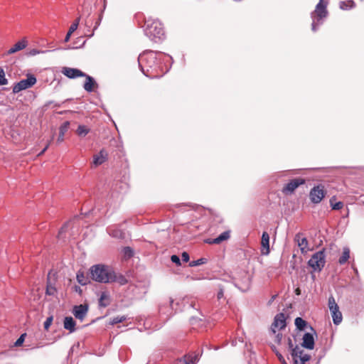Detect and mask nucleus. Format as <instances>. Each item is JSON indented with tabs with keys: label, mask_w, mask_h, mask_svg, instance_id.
<instances>
[{
	"label": "nucleus",
	"mask_w": 364,
	"mask_h": 364,
	"mask_svg": "<svg viewBox=\"0 0 364 364\" xmlns=\"http://www.w3.org/2000/svg\"><path fill=\"white\" fill-rule=\"evenodd\" d=\"M90 274L92 279L98 282L109 283L115 280L114 273L102 264L92 266Z\"/></svg>",
	"instance_id": "nucleus-1"
},
{
	"label": "nucleus",
	"mask_w": 364,
	"mask_h": 364,
	"mask_svg": "<svg viewBox=\"0 0 364 364\" xmlns=\"http://www.w3.org/2000/svg\"><path fill=\"white\" fill-rule=\"evenodd\" d=\"M325 257L324 250H322L314 254L309 260L308 264L314 271L320 272L325 265Z\"/></svg>",
	"instance_id": "nucleus-2"
},
{
	"label": "nucleus",
	"mask_w": 364,
	"mask_h": 364,
	"mask_svg": "<svg viewBox=\"0 0 364 364\" xmlns=\"http://www.w3.org/2000/svg\"><path fill=\"white\" fill-rule=\"evenodd\" d=\"M326 195L324 186L319 184L311 189L309 198L313 203H319Z\"/></svg>",
	"instance_id": "nucleus-3"
},
{
	"label": "nucleus",
	"mask_w": 364,
	"mask_h": 364,
	"mask_svg": "<svg viewBox=\"0 0 364 364\" xmlns=\"http://www.w3.org/2000/svg\"><path fill=\"white\" fill-rule=\"evenodd\" d=\"M328 308L331 313L334 324H339L342 321L343 316L341 312L339 311V307L336 304L334 297L332 296L328 299Z\"/></svg>",
	"instance_id": "nucleus-4"
},
{
	"label": "nucleus",
	"mask_w": 364,
	"mask_h": 364,
	"mask_svg": "<svg viewBox=\"0 0 364 364\" xmlns=\"http://www.w3.org/2000/svg\"><path fill=\"white\" fill-rule=\"evenodd\" d=\"M36 78L34 77V75H28L26 79H23L14 85L13 87V92L18 93L21 90L31 87L36 84Z\"/></svg>",
	"instance_id": "nucleus-5"
},
{
	"label": "nucleus",
	"mask_w": 364,
	"mask_h": 364,
	"mask_svg": "<svg viewBox=\"0 0 364 364\" xmlns=\"http://www.w3.org/2000/svg\"><path fill=\"white\" fill-rule=\"evenodd\" d=\"M291 354L294 364H305L310 359V355L305 353L304 350L298 346H295Z\"/></svg>",
	"instance_id": "nucleus-6"
},
{
	"label": "nucleus",
	"mask_w": 364,
	"mask_h": 364,
	"mask_svg": "<svg viewBox=\"0 0 364 364\" xmlns=\"http://www.w3.org/2000/svg\"><path fill=\"white\" fill-rule=\"evenodd\" d=\"M305 183V180L301 178H296L291 180L282 188V193L288 195L291 194L300 185Z\"/></svg>",
	"instance_id": "nucleus-7"
},
{
	"label": "nucleus",
	"mask_w": 364,
	"mask_h": 364,
	"mask_svg": "<svg viewBox=\"0 0 364 364\" xmlns=\"http://www.w3.org/2000/svg\"><path fill=\"white\" fill-rule=\"evenodd\" d=\"M146 31L149 35L155 38H161L164 36V30L159 22L154 21L150 25L148 24Z\"/></svg>",
	"instance_id": "nucleus-8"
},
{
	"label": "nucleus",
	"mask_w": 364,
	"mask_h": 364,
	"mask_svg": "<svg viewBox=\"0 0 364 364\" xmlns=\"http://www.w3.org/2000/svg\"><path fill=\"white\" fill-rule=\"evenodd\" d=\"M328 3H325L324 0H319V2L316 6V9L313 13L315 17L318 19L326 17L328 11L326 9Z\"/></svg>",
	"instance_id": "nucleus-9"
},
{
	"label": "nucleus",
	"mask_w": 364,
	"mask_h": 364,
	"mask_svg": "<svg viewBox=\"0 0 364 364\" xmlns=\"http://www.w3.org/2000/svg\"><path fill=\"white\" fill-rule=\"evenodd\" d=\"M61 73L68 78L73 79L79 77L86 76V74L77 68L63 67Z\"/></svg>",
	"instance_id": "nucleus-10"
},
{
	"label": "nucleus",
	"mask_w": 364,
	"mask_h": 364,
	"mask_svg": "<svg viewBox=\"0 0 364 364\" xmlns=\"http://www.w3.org/2000/svg\"><path fill=\"white\" fill-rule=\"evenodd\" d=\"M286 327V318L283 313L277 314L273 323L272 324V331L274 333H276V329H283Z\"/></svg>",
	"instance_id": "nucleus-11"
},
{
	"label": "nucleus",
	"mask_w": 364,
	"mask_h": 364,
	"mask_svg": "<svg viewBox=\"0 0 364 364\" xmlns=\"http://www.w3.org/2000/svg\"><path fill=\"white\" fill-rule=\"evenodd\" d=\"M294 241L302 253H306L309 250V242L306 237H303L302 233H297L294 237Z\"/></svg>",
	"instance_id": "nucleus-12"
},
{
	"label": "nucleus",
	"mask_w": 364,
	"mask_h": 364,
	"mask_svg": "<svg viewBox=\"0 0 364 364\" xmlns=\"http://www.w3.org/2000/svg\"><path fill=\"white\" fill-rule=\"evenodd\" d=\"M88 311V306L86 304H80L79 306H75L73 308V314L75 317L80 321H83L85 318L87 313Z\"/></svg>",
	"instance_id": "nucleus-13"
},
{
	"label": "nucleus",
	"mask_w": 364,
	"mask_h": 364,
	"mask_svg": "<svg viewBox=\"0 0 364 364\" xmlns=\"http://www.w3.org/2000/svg\"><path fill=\"white\" fill-rule=\"evenodd\" d=\"M198 360L197 355L186 354L183 358L177 359L174 364H196Z\"/></svg>",
	"instance_id": "nucleus-14"
},
{
	"label": "nucleus",
	"mask_w": 364,
	"mask_h": 364,
	"mask_svg": "<svg viewBox=\"0 0 364 364\" xmlns=\"http://www.w3.org/2000/svg\"><path fill=\"white\" fill-rule=\"evenodd\" d=\"M230 237V231L227 230L221 233L218 237L214 239H208L205 242L208 244H220L223 241L228 240Z\"/></svg>",
	"instance_id": "nucleus-15"
},
{
	"label": "nucleus",
	"mask_w": 364,
	"mask_h": 364,
	"mask_svg": "<svg viewBox=\"0 0 364 364\" xmlns=\"http://www.w3.org/2000/svg\"><path fill=\"white\" fill-rule=\"evenodd\" d=\"M262 254L268 255L269 252V235L267 232H263L261 240Z\"/></svg>",
	"instance_id": "nucleus-16"
},
{
	"label": "nucleus",
	"mask_w": 364,
	"mask_h": 364,
	"mask_svg": "<svg viewBox=\"0 0 364 364\" xmlns=\"http://www.w3.org/2000/svg\"><path fill=\"white\" fill-rule=\"evenodd\" d=\"M84 77H85V82L83 85L84 89L89 92L94 91L95 89L98 87L94 78L87 75H86V76Z\"/></svg>",
	"instance_id": "nucleus-17"
},
{
	"label": "nucleus",
	"mask_w": 364,
	"mask_h": 364,
	"mask_svg": "<svg viewBox=\"0 0 364 364\" xmlns=\"http://www.w3.org/2000/svg\"><path fill=\"white\" fill-rule=\"evenodd\" d=\"M302 347L309 350H312L314 348V338L311 333H306L303 336Z\"/></svg>",
	"instance_id": "nucleus-18"
},
{
	"label": "nucleus",
	"mask_w": 364,
	"mask_h": 364,
	"mask_svg": "<svg viewBox=\"0 0 364 364\" xmlns=\"http://www.w3.org/2000/svg\"><path fill=\"white\" fill-rule=\"evenodd\" d=\"M107 157V153L105 150L102 149L100 153L97 155H95L93 156V164L95 166H99L101 165L102 163H104Z\"/></svg>",
	"instance_id": "nucleus-19"
},
{
	"label": "nucleus",
	"mask_w": 364,
	"mask_h": 364,
	"mask_svg": "<svg viewBox=\"0 0 364 364\" xmlns=\"http://www.w3.org/2000/svg\"><path fill=\"white\" fill-rule=\"evenodd\" d=\"M27 46V41L26 40H21L15 43L8 51L7 54L11 55L15 53L19 50L24 49Z\"/></svg>",
	"instance_id": "nucleus-20"
},
{
	"label": "nucleus",
	"mask_w": 364,
	"mask_h": 364,
	"mask_svg": "<svg viewBox=\"0 0 364 364\" xmlns=\"http://www.w3.org/2000/svg\"><path fill=\"white\" fill-rule=\"evenodd\" d=\"M70 127L68 121L65 122L59 128V135L57 139V143L60 144L64 141L65 134L68 132Z\"/></svg>",
	"instance_id": "nucleus-21"
},
{
	"label": "nucleus",
	"mask_w": 364,
	"mask_h": 364,
	"mask_svg": "<svg viewBox=\"0 0 364 364\" xmlns=\"http://www.w3.org/2000/svg\"><path fill=\"white\" fill-rule=\"evenodd\" d=\"M64 328L68 330L70 333L75 331V321L71 316H67L63 322Z\"/></svg>",
	"instance_id": "nucleus-22"
},
{
	"label": "nucleus",
	"mask_w": 364,
	"mask_h": 364,
	"mask_svg": "<svg viewBox=\"0 0 364 364\" xmlns=\"http://www.w3.org/2000/svg\"><path fill=\"white\" fill-rule=\"evenodd\" d=\"M111 299L108 293L102 292L100 299H99V305L101 307H107L110 304Z\"/></svg>",
	"instance_id": "nucleus-23"
},
{
	"label": "nucleus",
	"mask_w": 364,
	"mask_h": 364,
	"mask_svg": "<svg viewBox=\"0 0 364 364\" xmlns=\"http://www.w3.org/2000/svg\"><path fill=\"white\" fill-rule=\"evenodd\" d=\"M350 258V250L348 247H344L343 250V253L341 257L338 259V263L340 264H344L347 262L348 259Z\"/></svg>",
	"instance_id": "nucleus-24"
},
{
	"label": "nucleus",
	"mask_w": 364,
	"mask_h": 364,
	"mask_svg": "<svg viewBox=\"0 0 364 364\" xmlns=\"http://www.w3.org/2000/svg\"><path fill=\"white\" fill-rule=\"evenodd\" d=\"M336 198V196H333L330 199V205L333 210H341L343 207V202H335Z\"/></svg>",
	"instance_id": "nucleus-25"
},
{
	"label": "nucleus",
	"mask_w": 364,
	"mask_h": 364,
	"mask_svg": "<svg viewBox=\"0 0 364 364\" xmlns=\"http://www.w3.org/2000/svg\"><path fill=\"white\" fill-rule=\"evenodd\" d=\"M77 280L81 285H86L88 283V278L85 275L83 272L79 271L77 273Z\"/></svg>",
	"instance_id": "nucleus-26"
},
{
	"label": "nucleus",
	"mask_w": 364,
	"mask_h": 364,
	"mask_svg": "<svg viewBox=\"0 0 364 364\" xmlns=\"http://www.w3.org/2000/svg\"><path fill=\"white\" fill-rule=\"evenodd\" d=\"M90 132V129L85 125H79L76 133L80 136H85Z\"/></svg>",
	"instance_id": "nucleus-27"
},
{
	"label": "nucleus",
	"mask_w": 364,
	"mask_h": 364,
	"mask_svg": "<svg viewBox=\"0 0 364 364\" xmlns=\"http://www.w3.org/2000/svg\"><path fill=\"white\" fill-rule=\"evenodd\" d=\"M294 323H295L296 328L299 330H304L305 326L307 325L306 321L300 317H297L295 319Z\"/></svg>",
	"instance_id": "nucleus-28"
},
{
	"label": "nucleus",
	"mask_w": 364,
	"mask_h": 364,
	"mask_svg": "<svg viewBox=\"0 0 364 364\" xmlns=\"http://www.w3.org/2000/svg\"><path fill=\"white\" fill-rule=\"evenodd\" d=\"M55 287L52 285L49 281V278L48 279L47 287H46V294L48 295H55L56 293Z\"/></svg>",
	"instance_id": "nucleus-29"
},
{
	"label": "nucleus",
	"mask_w": 364,
	"mask_h": 364,
	"mask_svg": "<svg viewBox=\"0 0 364 364\" xmlns=\"http://www.w3.org/2000/svg\"><path fill=\"white\" fill-rule=\"evenodd\" d=\"M353 6V1H340V3H339V6L343 10L348 9V8H352Z\"/></svg>",
	"instance_id": "nucleus-30"
},
{
	"label": "nucleus",
	"mask_w": 364,
	"mask_h": 364,
	"mask_svg": "<svg viewBox=\"0 0 364 364\" xmlns=\"http://www.w3.org/2000/svg\"><path fill=\"white\" fill-rule=\"evenodd\" d=\"M206 262V259L205 258H200V259H198L197 260H193V261H191L190 263H189V266L190 267H196V266H198V265H200V264H203Z\"/></svg>",
	"instance_id": "nucleus-31"
},
{
	"label": "nucleus",
	"mask_w": 364,
	"mask_h": 364,
	"mask_svg": "<svg viewBox=\"0 0 364 364\" xmlns=\"http://www.w3.org/2000/svg\"><path fill=\"white\" fill-rule=\"evenodd\" d=\"M8 83L7 79L5 77L4 70L0 68V85H5Z\"/></svg>",
	"instance_id": "nucleus-32"
},
{
	"label": "nucleus",
	"mask_w": 364,
	"mask_h": 364,
	"mask_svg": "<svg viewBox=\"0 0 364 364\" xmlns=\"http://www.w3.org/2000/svg\"><path fill=\"white\" fill-rule=\"evenodd\" d=\"M123 252H124V257H126L127 258H130V257H133V255H134V251L129 247H125L123 250Z\"/></svg>",
	"instance_id": "nucleus-33"
},
{
	"label": "nucleus",
	"mask_w": 364,
	"mask_h": 364,
	"mask_svg": "<svg viewBox=\"0 0 364 364\" xmlns=\"http://www.w3.org/2000/svg\"><path fill=\"white\" fill-rule=\"evenodd\" d=\"M125 320H126V317L124 316H116V317H114L112 319L111 323L114 325V324H117V323H122V322H123Z\"/></svg>",
	"instance_id": "nucleus-34"
},
{
	"label": "nucleus",
	"mask_w": 364,
	"mask_h": 364,
	"mask_svg": "<svg viewBox=\"0 0 364 364\" xmlns=\"http://www.w3.org/2000/svg\"><path fill=\"white\" fill-rule=\"evenodd\" d=\"M26 336V333L21 334V336L15 342V343H14L15 346H21L24 341Z\"/></svg>",
	"instance_id": "nucleus-35"
},
{
	"label": "nucleus",
	"mask_w": 364,
	"mask_h": 364,
	"mask_svg": "<svg viewBox=\"0 0 364 364\" xmlns=\"http://www.w3.org/2000/svg\"><path fill=\"white\" fill-rule=\"evenodd\" d=\"M52 321H53V317L52 316L47 318V319L44 322V328L46 330H48L49 328V327L50 326V325L52 323Z\"/></svg>",
	"instance_id": "nucleus-36"
},
{
	"label": "nucleus",
	"mask_w": 364,
	"mask_h": 364,
	"mask_svg": "<svg viewBox=\"0 0 364 364\" xmlns=\"http://www.w3.org/2000/svg\"><path fill=\"white\" fill-rule=\"evenodd\" d=\"M171 260L172 262L176 264L177 265H180L181 264V261H180V259L179 257L176 255H173L171 257Z\"/></svg>",
	"instance_id": "nucleus-37"
},
{
	"label": "nucleus",
	"mask_w": 364,
	"mask_h": 364,
	"mask_svg": "<svg viewBox=\"0 0 364 364\" xmlns=\"http://www.w3.org/2000/svg\"><path fill=\"white\" fill-rule=\"evenodd\" d=\"M181 259L184 262H188L190 259L188 253L183 252L181 255Z\"/></svg>",
	"instance_id": "nucleus-38"
},
{
	"label": "nucleus",
	"mask_w": 364,
	"mask_h": 364,
	"mask_svg": "<svg viewBox=\"0 0 364 364\" xmlns=\"http://www.w3.org/2000/svg\"><path fill=\"white\" fill-rule=\"evenodd\" d=\"M77 27L78 26H76V23H73L69 28L68 32H70V33H73L75 31L77 30Z\"/></svg>",
	"instance_id": "nucleus-39"
},
{
	"label": "nucleus",
	"mask_w": 364,
	"mask_h": 364,
	"mask_svg": "<svg viewBox=\"0 0 364 364\" xmlns=\"http://www.w3.org/2000/svg\"><path fill=\"white\" fill-rule=\"evenodd\" d=\"M282 335L281 333H278L276 337H275V342L277 343V344H280L281 341H282Z\"/></svg>",
	"instance_id": "nucleus-40"
},
{
	"label": "nucleus",
	"mask_w": 364,
	"mask_h": 364,
	"mask_svg": "<svg viewBox=\"0 0 364 364\" xmlns=\"http://www.w3.org/2000/svg\"><path fill=\"white\" fill-rule=\"evenodd\" d=\"M288 346L291 351L293 352V350L294 349L295 347H294V344L290 338H288Z\"/></svg>",
	"instance_id": "nucleus-41"
},
{
	"label": "nucleus",
	"mask_w": 364,
	"mask_h": 364,
	"mask_svg": "<svg viewBox=\"0 0 364 364\" xmlns=\"http://www.w3.org/2000/svg\"><path fill=\"white\" fill-rule=\"evenodd\" d=\"M223 294H224V290H223V288H220V291H218V295H217L218 299H220L221 298H223Z\"/></svg>",
	"instance_id": "nucleus-42"
},
{
	"label": "nucleus",
	"mask_w": 364,
	"mask_h": 364,
	"mask_svg": "<svg viewBox=\"0 0 364 364\" xmlns=\"http://www.w3.org/2000/svg\"><path fill=\"white\" fill-rule=\"evenodd\" d=\"M41 52L36 49H33L30 51V54L31 55H37V54H39Z\"/></svg>",
	"instance_id": "nucleus-43"
},
{
	"label": "nucleus",
	"mask_w": 364,
	"mask_h": 364,
	"mask_svg": "<svg viewBox=\"0 0 364 364\" xmlns=\"http://www.w3.org/2000/svg\"><path fill=\"white\" fill-rule=\"evenodd\" d=\"M72 33H70V32L68 31L66 36H65V42H68L69 40H70V38L71 36Z\"/></svg>",
	"instance_id": "nucleus-44"
},
{
	"label": "nucleus",
	"mask_w": 364,
	"mask_h": 364,
	"mask_svg": "<svg viewBox=\"0 0 364 364\" xmlns=\"http://www.w3.org/2000/svg\"><path fill=\"white\" fill-rule=\"evenodd\" d=\"M277 355L278 356V358H279L280 361L284 363V359L283 356L281 354L277 353Z\"/></svg>",
	"instance_id": "nucleus-45"
},
{
	"label": "nucleus",
	"mask_w": 364,
	"mask_h": 364,
	"mask_svg": "<svg viewBox=\"0 0 364 364\" xmlns=\"http://www.w3.org/2000/svg\"><path fill=\"white\" fill-rule=\"evenodd\" d=\"M295 293L296 295H300L301 294V289L299 288H296L295 289Z\"/></svg>",
	"instance_id": "nucleus-46"
},
{
	"label": "nucleus",
	"mask_w": 364,
	"mask_h": 364,
	"mask_svg": "<svg viewBox=\"0 0 364 364\" xmlns=\"http://www.w3.org/2000/svg\"><path fill=\"white\" fill-rule=\"evenodd\" d=\"M126 283H127V280L124 277H122L121 281H120V284H124Z\"/></svg>",
	"instance_id": "nucleus-47"
},
{
	"label": "nucleus",
	"mask_w": 364,
	"mask_h": 364,
	"mask_svg": "<svg viewBox=\"0 0 364 364\" xmlns=\"http://www.w3.org/2000/svg\"><path fill=\"white\" fill-rule=\"evenodd\" d=\"M79 22H80V18H77L74 22L73 23H76V26H78L79 25Z\"/></svg>",
	"instance_id": "nucleus-48"
},
{
	"label": "nucleus",
	"mask_w": 364,
	"mask_h": 364,
	"mask_svg": "<svg viewBox=\"0 0 364 364\" xmlns=\"http://www.w3.org/2000/svg\"><path fill=\"white\" fill-rule=\"evenodd\" d=\"M50 144V141L47 144V145L46 146V147L43 149L44 151H46L47 149L48 148L49 145Z\"/></svg>",
	"instance_id": "nucleus-49"
},
{
	"label": "nucleus",
	"mask_w": 364,
	"mask_h": 364,
	"mask_svg": "<svg viewBox=\"0 0 364 364\" xmlns=\"http://www.w3.org/2000/svg\"><path fill=\"white\" fill-rule=\"evenodd\" d=\"M100 21V18H99L98 21L96 23V26H95L94 29L97 28V26L99 25Z\"/></svg>",
	"instance_id": "nucleus-50"
},
{
	"label": "nucleus",
	"mask_w": 364,
	"mask_h": 364,
	"mask_svg": "<svg viewBox=\"0 0 364 364\" xmlns=\"http://www.w3.org/2000/svg\"><path fill=\"white\" fill-rule=\"evenodd\" d=\"M46 151H44L43 149L41 151V152L38 154L39 156L45 153Z\"/></svg>",
	"instance_id": "nucleus-51"
},
{
	"label": "nucleus",
	"mask_w": 364,
	"mask_h": 364,
	"mask_svg": "<svg viewBox=\"0 0 364 364\" xmlns=\"http://www.w3.org/2000/svg\"><path fill=\"white\" fill-rule=\"evenodd\" d=\"M312 29H313L314 31H315V29H316V28H315V24H314V23H312Z\"/></svg>",
	"instance_id": "nucleus-52"
}]
</instances>
